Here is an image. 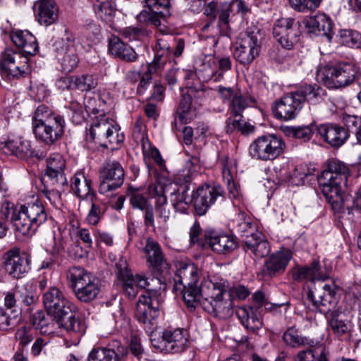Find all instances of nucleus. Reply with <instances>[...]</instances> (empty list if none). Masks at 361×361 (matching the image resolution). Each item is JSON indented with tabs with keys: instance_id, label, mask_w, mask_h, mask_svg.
<instances>
[{
	"instance_id": "f257e3e1",
	"label": "nucleus",
	"mask_w": 361,
	"mask_h": 361,
	"mask_svg": "<svg viewBox=\"0 0 361 361\" xmlns=\"http://www.w3.org/2000/svg\"><path fill=\"white\" fill-rule=\"evenodd\" d=\"M188 185L180 186L171 193V202L176 212L186 213L192 202L197 214L204 215L216 202L224 200V191L219 185L199 187L194 194H190Z\"/></svg>"
},
{
	"instance_id": "f03ea898",
	"label": "nucleus",
	"mask_w": 361,
	"mask_h": 361,
	"mask_svg": "<svg viewBox=\"0 0 361 361\" xmlns=\"http://www.w3.org/2000/svg\"><path fill=\"white\" fill-rule=\"evenodd\" d=\"M43 303L48 314L56 321L59 327L66 331L83 332V327L73 314L74 305L58 288L51 287L44 293Z\"/></svg>"
},
{
	"instance_id": "7ed1b4c3",
	"label": "nucleus",
	"mask_w": 361,
	"mask_h": 361,
	"mask_svg": "<svg viewBox=\"0 0 361 361\" xmlns=\"http://www.w3.org/2000/svg\"><path fill=\"white\" fill-rule=\"evenodd\" d=\"M144 288L146 290L140 296L137 302L135 316L138 322L145 326V330L147 336H152L157 329L156 319L163 301L161 293L165 286L159 279V283L147 286Z\"/></svg>"
},
{
	"instance_id": "20e7f679",
	"label": "nucleus",
	"mask_w": 361,
	"mask_h": 361,
	"mask_svg": "<svg viewBox=\"0 0 361 361\" xmlns=\"http://www.w3.org/2000/svg\"><path fill=\"white\" fill-rule=\"evenodd\" d=\"M209 290L207 299L202 300V306L209 314L220 319H226L233 313V304L231 298L224 299V295L228 288V282L223 279L207 282Z\"/></svg>"
},
{
	"instance_id": "39448f33",
	"label": "nucleus",
	"mask_w": 361,
	"mask_h": 361,
	"mask_svg": "<svg viewBox=\"0 0 361 361\" xmlns=\"http://www.w3.org/2000/svg\"><path fill=\"white\" fill-rule=\"evenodd\" d=\"M93 121L87 134V139L94 141L104 147L119 145L123 142L125 135L119 125L104 113L92 118Z\"/></svg>"
},
{
	"instance_id": "423d86ee",
	"label": "nucleus",
	"mask_w": 361,
	"mask_h": 361,
	"mask_svg": "<svg viewBox=\"0 0 361 361\" xmlns=\"http://www.w3.org/2000/svg\"><path fill=\"white\" fill-rule=\"evenodd\" d=\"M262 37L257 27H248L240 35L233 51V56L242 65L251 64L261 52Z\"/></svg>"
},
{
	"instance_id": "0eeeda50",
	"label": "nucleus",
	"mask_w": 361,
	"mask_h": 361,
	"mask_svg": "<svg viewBox=\"0 0 361 361\" xmlns=\"http://www.w3.org/2000/svg\"><path fill=\"white\" fill-rule=\"evenodd\" d=\"M355 69L350 64H327L318 67L316 78L328 88H340L350 84L355 79Z\"/></svg>"
},
{
	"instance_id": "6e6552de",
	"label": "nucleus",
	"mask_w": 361,
	"mask_h": 361,
	"mask_svg": "<svg viewBox=\"0 0 361 361\" xmlns=\"http://www.w3.org/2000/svg\"><path fill=\"white\" fill-rule=\"evenodd\" d=\"M286 144L276 134H267L257 137L249 147L250 156L261 161H272L283 153Z\"/></svg>"
},
{
	"instance_id": "1a4fd4ad",
	"label": "nucleus",
	"mask_w": 361,
	"mask_h": 361,
	"mask_svg": "<svg viewBox=\"0 0 361 361\" xmlns=\"http://www.w3.org/2000/svg\"><path fill=\"white\" fill-rule=\"evenodd\" d=\"M115 266L117 278L122 282L123 291L130 298H135L139 288H146L147 286L159 283V279L157 278L148 279L140 274L133 276L128 267L126 259L123 257L119 258Z\"/></svg>"
},
{
	"instance_id": "9d476101",
	"label": "nucleus",
	"mask_w": 361,
	"mask_h": 361,
	"mask_svg": "<svg viewBox=\"0 0 361 361\" xmlns=\"http://www.w3.org/2000/svg\"><path fill=\"white\" fill-rule=\"evenodd\" d=\"M350 175V170L347 165L336 159L329 160L326 168L322 171L319 182L321 190L325 186L329 189L343 188L347 186L348 177Z\"/></svg>"
},
{
	"instance_id": "9b49d317",
	"label": "nucleus",
	"mask_w": 361,
	"mask_h": 361,
	"mask_svg": "<svg viewBox=\"0 0 361 361\" xmlns=\"http://www.w3.org/2000/svg\"><path fill=\"white\" fill-rule=\"evenodd\" d=\"M145 2L149 11L143 10L137 16L140 23L158 27L171 15L170 0H145Z\"/></svg>"
},
{
	"instance_id": "f8f14e48",
	"label": "nucleus",
	"mask_w": 361,
	"mask_h": 361,
	"mask_svg": "<svg viewBox=\"0 0 361 361\" xmlns=\"http://www.w3.org/2000/svg\"><path fill=\"white\" fill-rule=\"evenodd\" d=\"M298 25L292 18H281L274 23V37L285 49H293L298 42Z\"/></svg>"
},
{
	"instance_id": "ddd939ff",
	"label": "nucleus",
	"mask_w": 361,
	"mask_h": 361,
	"mask_svg": "<svg viewBox=\"0 0 361 361\" xmlns=\"http://www.w3.org/2000/svg\"><path fill=\"white\" fill-rule=\"evenodd\" d=\"M124 169L117 161H109L101 170L102 180L99 187L101 194L106 195L109 192L120 188L124 182Z\"/></svg>"
},
{
	"instance_id": "4468645a",
	"label": "nucleus",
	"mask_w": 361,
	"mask_h": 361,
	"mask_svg": "<svg viewBox=\"0 0 361 361\" xmlns=\"http://www.w3.org/2000/svg\"><path fill=\"white\" fill-rule=\"evenodd\" d=\"M23 51L6 49L0 56V73L8 80L18 79L23 75Z\"/></svg>"
},
{
	"instance_id": "2eb2a0df",
	"label": "nucleus",
	"mask_w": 361,
	"mask_h": 361,
	"mask_svg": "<svg viewBox=\"0 0 361 361\" xmlns=\"http://www.w3.org/2000/svg\"><path fill=\"white\" fill-rule=\"evenodd\" d=\"M315 130L325 142L335 148L344 145L350 137L348 130L336 123L317 125L315 126Z\"/></svg>"
},
{
	"instance_id": "dca6fc26",
	"label": "nucleus",
	"mask_w": 361,
	"mask_h": 361,
	"mask_svg": "<svg viewBox=\"0 0 361 361\" xmlns=\"http://www.w3.org/2000/svg\"><path fill=\"white\" fill-rule=\"evenodd\" d=\"M207 282H214V281L203 279L194 284L178 287V290L182 293L183 299L188 308L194 310L197 305H202V299H207V291L209 290Z\"/></svg>"
},
{
	"instance_id": "f3484780",
	"label": "nucleus",
	"mask_w": 361,
	"mask_h": 361,
	"mask_svg": "<svg viewBox=\"0 0 361 361\" xmlns=\"http://www.w3.org/2000/svg\"><path fill=\"white\" fill-rule=\"evenodd\" d=\"M301 109V102L293 92L281 98L272 110L276 118L288 121L294 118Z\"/></svg>"
},
{
	"instance_id": "a211bd4d",
	"label": "nucleus",
	"mask_w": 361,
	"mask_h": 361,
	"mask_svg": "<svg viewBox=\"0 0 361 361\" xmlns=\"http://www.w3.org/2000/svg\"><path fill=\"white\" fill-rule=\"evenodd\" d=\"M205 241L210 249L219 255L229 254L238 246L237 238L228 233H209L205 235Z\"/></svg>"
},
{
	"instance_id": "6ab92c4d",
	"label": "nucleus",
	"mask_w": 361,
	"mask_h": 361,
	"mask_svg": "<svg viewBox=\"0 0 361 361\" xmlns=\"http://www.w3.org/2000/svg\"><path fill=\"white\" fill-rule=\"evenodd\" d=\"M65 166V159L61 154L54 153L49 155L47 160L46 176L51 185H56L59 188L68 185L64 173Z\"/></svg>"
},
{
	"instance_id": "aec40b11",
	"label": "nucleus",
	"mask_w": 361,
	"mask_h": 361,
	"mask_svg": "<svg viewBox=\"0 0 361 361\" xmlns=\"http://www.w3.org/2000/svg\"><path fill=\"white\" fill-rule=\"evenodd\" d=\"M32 132L37 139L47 145H51L58 140L64 133V120L48 122L42 125H36Z\"/></svg>"
},
{
	"instance_id": "412c9836",
	"label": "nucleus",
	"mask_w": 361,
	"mask_h": 361,
	"mask_svg": "<svg viewBox=\"0 0 361 361\" xmlns=\"http://www.w3.org/2000/svg\"><path fill=\"white\" fill-rule=\"evenodd\" d=\"M24 214L26 215V218H24V227H27L26 234L32 236L37 231L39 225L45 221L46 213L41 203L35 199L32 204L26 207Z\"/></svg>"
},
{
	"instance_id": "4be33fe9",
	"label": "nucleus",
	"mask_w": 361,
	"mask_h": 361,
	"mask_svg": "<svg viewBox=\"0 0 361 361\" xmlns=\"http://www.w3.org/2000/svg\"><path fill=\"white\" fill-rule=\"evenodd\" d=\"M113 348H94L89 354L88 361H119L127 355V349L120 340H113Z\"/></svg>"
},
{
	"instance_id": "5701e85b",
	"label": "nucleus",
	"mask_w": 361,
	"mask_h": 361,
	"mask_svg": "<svg viewBox=\"0 0 361 361\" xmlns=\"http://www.w3.org/2000/svg\"><path fill=\"white\" fill-rule=\"evenodd\" d=\"M233 4L236 5L237 12L242 15L246 14L250 10L247 5L243 0H234L232 2L223 3L218 8L217 11V26L219 28V32L222 35H227L229 29V17L232 13Z\"/></svg>"
},
{
	"instance_id": "b1692460",
	"label": "nucleus",
	"mask_w": 361,
	"mask_h": 361,
	"mask_svg": "<svg viewBox=\"0 0 361 361\" xmlns=\"http://www.w3.org/2000/svg\"><path fill=\"white\" fill-rule=\"evenodd\" d=\"M35 12L40 25H52L59 18V8L54 0H38L35 2Z\"/></svg>"
},
{
	"instance_id": "393cba45",
	"label": "nucleus",
	"mask_w": 361,
	"mask_h": 361,
	"mask_svg": "<svg viewBox=\"0 0 361 361\" xmlns=\"http://www.w3.org/2000/svg\"><path fill=\"white\" fill-rule=\"evenodd\" d=\"M303 24L310 32L323 35L329 40L332 37L333 24L331 20L324 13L307 17L304 19Z\"/></svg>"
},
{
	"instance_id": "a878e982",
	"label": "nucleus",
	"mask_w": 361,
	"mask_h": 361,
	"mask_svg": "<svg viewBox=\"0 0 361 361\" xmlns=\"http://www.w3.org/2000/svg\"><path fill=\"white\" fill-rule=\"evenodd\" d=\"M176 268L174 290L178 291V287L200 282L199 271L194 264L178 262Z\"/></svg>"
},
{
	"instance_id": "bb28decb",
	"label": "nucleus",
	"mask_w": 361,
	"mask_h": 361,
	"mask_svg": "<svg viewBox=\"0 0 361 361\" xmlns=\"http://www.w3.org/2000/svg\"><path fill=\"white\" fill-rule=\"evenodd\" d=\"M23 212V204L15 205L12 202H5L2 204L0 213L2 217L10 220L14 231L16 238L20 240L23 237L21 229L23 222L21 221V213Z\"/></svg>"
},
{
	"instance_id": "cd10ccee",
	"label": "nucleus",
	"mask_w": 361,
	"mask_h": 361,
	"mask_svg": "<svg viewBox=\"0 0 361 361\" xmlns=\"http://www.w3.org/2000/svg\"><path fill=\"white\" fill-rule=\"evenodd\" d=\"M244 249L246 252L253 255L256 259L267 256L270 252V247L262 233L257 232L255 235L247 236L244 239Z\"/></svg>"
},
{
	"instance_id": "c85d7f7f",
	"label": "nucleus",
	"mask_w": 361,
	"mask_h": 361,
	"mask_svg": "<svg viewBox=\"0 0 361 361\" xmlns=\"http://www.w3.org/2000/svg\"><path fill=\"white\" fill-rule=\"evenodd\" d=\"M292 257L291 252L281 249L271 254L265 261V268L269 275L283 272Z\"/></svg>"
},
{
	"instance_id": "c756f323",
	"label": "nucleus",
	"mask_w": 361,
	"mask_h": 361,
	"mask_svg": "<svg viewBox=\"0 0 361 361\" xmlns=\"http://www.w3.org/2000/svg\"><path fill=\"white\" fill-rule=\"evenodd\" d=\"M257 311V307L254 306L239 307L235 310L236 316L249 331L254 332L260 329L262 325Z\"/></svg>"
},
{
	"instance_id": "7c9ffc66",
	"label": "nucleus",
	"mask_w": 361,
	"mask_h": 361,
	"mask_svg": "<svg viewBox=\"0 0 361 361\" xmlns=\"http://www.w3.org/2000/svg\"><path fill=\"white\" fill-rule=\"evenodd\" d=\"M73 192L82 200L90 199L92 201L94 193L92 189V181L83 173L77 172L71 180Z\"/></svg>"
},
{
	"instance_id": "2f4dec72",
	"label": "nucleus",
	"mask_w": 361,
	"mask_h": 361,
	"mask_svg": "<svg viewBox=\"0 0 361 361\" xmlns=\"http://www.w3.org/2000/svg\"><path fill=\"white\" fill-rule=\"evenodd\" d=\"M341 192L342 188L336 189V187L334 189H329L327 186H325L324 189L322 190V194L330 204L334 214L339 218L343 216L346 210L348 214H350L353 210L348 207H345Z\"/></svg>"
},
{
	"instance_id": "473e14b6",
	"label": "nucleus",
	"mask_w": 361,
	"mask_h": 361,
	"mask_svg": "<svg viewBox=\"0 0 361 361\" xmlns=\"http://www.w3.org/2000/svg\"><path fill=\"white\" fill-rule=\"evenodd\" d=\"M6 271L14 279H21L23 271V259L20 248H13L6 252L4 257Z\"/></svg>"
},
{
	"instance_id": "72a5a7b5",
	"label": "nucleus",
	"mask_w": 361,
	"mask_h": 361,
	"mask_svg": "<svg viewBox=\"0 0 361 361\" xmlns=\"http://www.w3.org/2000/svg\"><path fill=\"white\" fill-rule=\"evenodd\" d=\"M293 279L297 281L303 280H315L324 281L326 276L322 273L319 262L314 260L310 266L296 267L292 271Z\"/></svg>"
},
{
	"instance_id": "f704fd0d",
	"label": "nucleus",
	"mask_w": 361,
	"mask_h": 361,
	"mask_svg": "<svg viewBox=\"0 0 361 361\" xmlns=\"http://www.w3.org/2000/svg\"><path fill=\"white\" fill-rule=\"evenodd\" d=\"M109 51L112 55L128 62L135 61L137 59L134 49L116 36H112L109 39Z\"/></svg>"
},
{
	"instance_id": "c9c22d12",
	"label": "nucleus",
	"mask_w": 361,
	"mask_h": 361,
	"mask_svg": "<svg viewBox=\"0 0 361 361\" xmlns=\"http://www.w3.org/2000/svg\"><path fill=\"white\" fill-rule=\"evenodd\" d=\"M74 294L82 302H90L96 299L100 293V283L98 278L92 277L82 286L77 288Z\"/></svg>"
},
{
	"instance_id": "e433bc0d",
	"label": "nucleus",
	"mask_w": 361,
	"mask_h": 361,
	"mask_svg": "<svg viewBox=\"0 0 361 361\" xmlns=\"http://www.w3.org/2000/svg\"><path fill=\"white\" fill-rule=\"evenodd\" d=\"M295 93L299 97L301 104L307 101L312 105L322 102L325 95V91L317 85H306L300 87Z\"/></svg>"
},
{
	"instance_id": "4c0bfd02",
	"label": "nucleus",
	"mask_w": 361,
	"mask_h": 361,
	"mask_svg": "<svg viewBox=\"0 0 361 361\" xmlns=\"http://www.w3.org/2000/svg\"><path fill=\"white\" fill-rule=\"evenodd\" d=\"M221 164L222 176L227 185L228 192L233 198H237L240 195V190L238 185L233 180V173L236 170L235 164L228 157H225L221 159Z\"/></svg>"
},
{
	"instance_id": "58836bf2",
	"label": "nucleus",
	"mask_w": 361,
	"mask_h": 361,
	"mask_svg": "<svg viewBox=\"0 0 361 361\" xmlns=\"http://www.w3.org/2000/svg\"><path fill=\"white\" fill-rule=\"evenodd\" d=\"M94 276L90 272L81 267L73 266L66 271L68 285L73 292L88 281V279L90 280Z\"/></svg>"
},
{
	"instance_id": "ea45409f",
	"label": "nucleus",
	"mask_w": 361,
	"mask_h": 361,
	"mask_svg": "<svg viewBox=\"0 0 361 361\" xmlns=\"http://www.w3.org/2000/svg\"><path fill=\"white\" fill-rule=\"evenodd\" d=\"M144 252L150 267L158 269L164 263V258L160 245L154 239L147 238Z\"/></svg>"
},
{
	"instance_id": "a19ab883",
	"label": "nucleus",
	"mask_w": 361,
	"mask_h": 361,
	"mask_svg": "<svg viewBox=\"0 0 361 361\" xmlns=\"http://www.w3.org/2000/svg\"><path fill=\"white\" fill-rule=\"evenodd\" d=\"M188 341L185 340L183 343V340H150L154 350L163 353H178L184 351Z\"/></svg>"
},
{
	"instance_id": "79ce46f5",
	"label": "nucleus",
	"mask_w": 361,
	"mask_h": 361,
	"mask_svg": "<svg viewBox=\"0 0 361 361\" xmlns=\"http://www.w3.org/2000/svg\"><path fill=\"white\" fill-rule=\"evenodd\" d=\"M171 185V181L165 178H159L154 183L149 185V195L152 197L157 198V205L167 204L165 193Z\"/></svg>"
},
{
	"instance_id": "37998d69",
	"label": "nucleus",
	"mask_w": 361,
	"mask_h": 361,
	"mask_svg": "<svg viewBox=\"0 0 361 361\" xmlns=\"http://www.w3.org/2000/svg\"><path fill=\"white\" fill-rule=\"evenodd\" d=\"M95 13L106 23H111L115 13V0H96L94 4Z\"/></svg>"
},
{
	"instance_id": "c03bdc74",
	"label": "nucleus",
	"mask_w": 361,
	"mask_h": 361,
	"mask_svg": "<svg viewBox=\"0 0 361 361\" xmlns=\"http://www.w3.org/2000/svg\"><path fill=\"white\" fill-rule=\"evenodd\" d=\"M61 119L63 118L61 116L52 113L51 110L47 106L39 105L32 116V128H34L36 125L39 126Z\"/></svg>"
},
{
	"instance_id": "a18cd8bd",
	"label": "nucleus",
	"mask_w": 361,
	"mask_h": 361,
	"mask_svg": "<svg viewBox=\"0 0 361 361\" xmlns=\"http://www.w3.org/2000/svg\"><path fill=\"white\" fill-rule=\"evenodd\" d=\"M234 223L235 224L236 232L245 238H247V236L255 235L258 232L255 226L251 223L250 218L243 212H238Z\"/></svg>"
},
{
	"instance_id": "49530a36",
	"label": "nucleus",
	"mask_w": 361,
	"mask_h": 361,
	"mask_svg": "<svg viewBox=\"0 0 361 361\" xmlns=\"http://www.w3.org/2000/svg\"><path fill=\"white\" fill-rule=\"evenodd\" d=\"M255 102L253 97L236 92L231 101L232 111L236 116H239L244 109L254 105Z\"/></svg>"
},
{
	"instance_id": "de8ad7c7",
	"label": "nucleus",
	"mask_w": 361,
	"mask_h": 361,
	"mask_svg": "<svg viewBox=\"0 0 361 361\" xmlns=\"http://www.w3.org/2000/svg\"><path fill=\"white\" fill-rule=\"evenodd\" d=\"M192 109V97L188 92L183 93L177 109V114L180 121L188 123L192 119L190 111Z\"/></svg>"
},
{
	"instance_id": "09e8293b",
	"label": "nucleus",
	"mask_w": 361,
	"mask_h": 361,
	"mask_svg": "<svg viewBox=\"0 0 361 361\" xmlns=\"http://www.w3.org/2000/svg\"><path fill=\"white\" fill-rule=\"evenodd\" d=\"M339 37L341 43L345 46L358 48L361 45V34L357 31L343 30L340 32Z\"/></svg>"
},
{
	"instance_id": "8fccbe9b",
	"label": "nucleus",
	"mask_w": 361,
	"mask_h": 361,
	"mask_svg": "<svg viewBox=\"0 0 361 361\" xmlns=\"http://www.w3.org/2000/svg\"><path fill=\"white\" fill-rule=\"evenodd\" d=\"M290 7L300 13L314 11L320 6L322 0H288Z\"/></svg>"
},
{
	"instance_id": "3c124183",
	"label": "nucleus",
	"mask_w": 361,
	"mask_h": 361,
	"mask_svg": "<svg viewBox=\"0 0 361 361\" xmlns=\"http://www.w3.org/2000/svg\"><path fill=\"white\" fill-rule=\"evenodd\" d=\"M200 71L204 74L206 80H212L214 81L216 77V59L212 55H207L200 59Z\"/></svg>"
},
{
	"instance_id": "603ef678",
	"label": "nucleus",
	"mask_w": 361,
	"mask_h": 361,
	"mask_svg": "<svg viewBox=\"0 0 361 361\" xmlns=\"http://www.w3.org/2000/svg\"><path fill=\"white\" fill-rule=\"evenodd\" d=\"M74 89L80 91H90L97 85V80L92 75L74 76Z\"/></svg>"
},
{
	"instance_id": "864d4df0",
	"label": "nucleus",
	"mask_w": 361,
	"mask_h": 361,
	"mask_svg": "<svg viewBox=\"0 0 361 361\" xmlns=\"http://www.w3.org/2000/svg\"><path fill=\"white\" fill-rule=\"evenodd\" d=\"M84 105L86 112L94 117L104 113V102L100 97H87L85 99Z\"/></svg>"
},
{
	"instance_id": "5fc2aeb1",
	"label": "nucleus",
	"mask_w": 361,
	"mask_h": 361,
	"mask_svg": "<svg viewBox=\"0 0 361 361\" xmlns=\"http://www.w3.org/2000/svg\"><path fill=\"white\" fill-rule=\"evenodd\" d=\"M23 142L20 139L18 140H9L6 142H0V152L5 154L15 155L18 157H22V150L20 147Z\"/></svg>"
},
{
	"instance_id": "6e6d98bb",
	"label": "nucleus",
	"mask_w": 361,
	"mask_h": 361,
	"mask_svg": "<svg viewBox=\"0 0 361 361\" xmlns=\"http://www.w3.org/2000/svg\"><path fill=\"white\" fill-rule=\"evenodd\" d=\"M171 36H166L157 39L154 49V56L157 58L166 59L171 52V46L169 39H171Z\"/></svg>"
},
{
	"instance_id": "4d7b16f0",
	"label": "nucleus",
	"mask_w": 361,
	"mask_h": 361,
	"mask_svg": "<svg viewBox=\"0 0 361 361\" xmlns=\"http://www.w3.org/2000/svg\"><path fill=\"white\" fill-rule=\"evenodd\" d=\"M198 162V159L195 157L188 159L186 161L183 169L180 171L179 174V178L185 183L190 182L192 175L196 171L197 165Z\"/></svg>"
},
{
	"instance_id": "13d9d810",
	"label": "nucleus",
	"mask_w": 361,
	"mask_h": 361,
	"mask_svg": "<svg viewBox=\"0 0 361 361\" xmlns=\"http://www.w3.org/2000/svg\"><path fill=\"white\" fill-rule=\"evenodd\" d=\"M38 51L37 39L28 30H24V57L25 54L33 56Z\"/></svg>"
},
{
	"instance_id": "bf43d9fd",
	"label": "nucleus",
	"mask_w": 361,
	"mask_h": 361,
	"mask_svg": "<svg viewBox=\"0 0 361 361\" xmlns=\"http://www.w3.org/2000/svg\"><path fill=\"white\" fill-rule=\"evenodd\" d=\"M78 61V57L75 54H66L61 60V71L65 73L71 72L77 67Z\"/></svg>"
},
{
	"instance_id": "052dcab7",
	"label": "nucleus",
	"mask_w": 361,
	"mask_h": 361,
	"mask_svg": "<svg viewBox=\"0 0 361 361\" xmlns=\"http://www.w3.org/2000/svg\"><path fill=\"white\" fill-rule=\"evenodd\" d=\"M129 197L130 203L135 209L143 211L151 206L148 200L142 194L138 192H132Z\"/></svg>"
},
{
	"instance_id": "680f3d73",
	"label": "nucleus",
	"mask_w": 361,
	"mask_h": 361,
	"mask_svg": "<svg viewBox=\"0 0 361 361\" xmlns=\"http://www.w3.org/2000/svg\"><path fill=\"white\" fill-rule=\"evenodd\" d=\"M166 59L157 58L154 56L153 61L147 65V69L144 72L152 78V75L159 74L164 68Z\"/></svg>"
},
{
	"instance_id": "e2e57ef3",
	"label": "nucleus",
	"mask_w": 361,
	"mask_h": 361,
	"mask_svg": "<svg viewBox=\"0 0 361 361\" xmlns=\"http://www.w3.org/2000/svg\"><path fill=\"white\" fill-rule=\"evenodd\" d=\"M77 44V41L74 35L68 30L65 31L63 37L61 38L59 44H61L60 47H56L57 51L63 53V51H71Z\"/></svg>"
},
{
	"instance_id": "0e129e2a",
	"label": "nucleus",
	"mask_w": 361,
	"mask_h": 361,
	"mask_svg": "<svg viewBox=\"0 0 361 361\" xmlns=\"http://www.w3.org/2000/svg\"><path fill=\"white\" fill-rule=\"evenodd\" d=\"M329 326L336 336H344L348 334L350 331V324L336 318H332L330 320Z\"/></svg>"
},
{
	"instance_id": "69168bd1",
	"label": "nucleus",
	"mask_w": 361,
	"mask_h": 361,
	"mask_svg": "<svg viewBox=\"0 0 361 361\" xmlns=\"http://www.w3.org/2000/svg\"><path fill=\"white\" fill-rule=\"evenodd\" d=\"M69 109L72 112V121L75 124H80L85 120L83 107L81 104L75 101L70 103Z\"/></svg>"
},
{
	"instance_id": "338daca9",
	"label": "nucleus",
	"mask_w": 361,
	"mask_h": 361,
	"mask_svg": "<svg viewBox=\"0 0 361 361\" xmlns=\"http://www.w3.org/2000/svg\"><path fill=\"white\" fill-rule=\"evenodd\" d=\"M315 126H317V125L312 124L310 126H297L295 128V138L302 140L305 142L310 140L314 131H316Z\"/></svg>"
},
{
	"instance_id": "774afa93",
	"label": "nucleus",
	"mask_w": 361,
	"mask_h": 361,
	"mask_svg": "<svg viewBox=\"0 0 361 361\" xmlns=\"http://www.w3.org/2000/svg\"><path fill=\"white\" fill-rule=\"evenodd\" d=\"M102 217V212L99 205L92 202L91 208L86 217V221L88 224L95 226L101 220Z\"/></svg>"
}]
</instances>
